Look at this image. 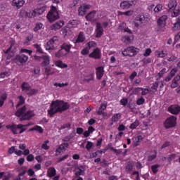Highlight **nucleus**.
<instances>
[{"instance_id": "1", "label": "nucleus", "mask_w": 180, "mask_h": 180, "mask_svg": "<svg viewBox=\"0 0 180 180\" xmlns=\"http://www.w3.org/2000/svg\"><path fill=\"white\" fill-rule=\"evenodd\" d=\"M68 109H70V103L64 102V101L56 100L51 102L50 109L48 110V115L50 117H53L56 113H63Z\"/></svg>"}, {"instance_id": "2", "label": "nucleus", "mask_w": 180, "mask_h": 180, "mask_svg": "<svg viewBox=\"0 0 180 180\" xmlns=\"http://www.w3.org/2000/svg\"><path fill=\"white\" fill-rule=\"evenodd\" d=\"M29 126H32V124L28 123L27 124H16L15 123H13L11 125H6V128L11 130L13 134H22V133H25V131L27 130V127H29Z\"/></svg>"}, {"instance_id": "3", "label": "nucleus", "mask_w": 180, "mask_h": 180, "mask_svg": "<svg viewBox=\"0 0 180 180\" xmlns=\"http://www.w3.org/2000/svg\"><path fill=\"white\" fill-rule=\"evenodd\" d=\"M21 89L22 92H25L27 96H33L39 94V89H32V86H30L29 83L25 82L21 84Z\"/></svg>"}, {"instance_id": "4", "label": "nucleus", "mask_w": 180, "mask_h": 180, "mask_svg": "<svg viewBox=\"0 0 180 180\" xmlns=\"http://www.w3.org/2000/svg\"><path fill=\"white\" fill-rule=\"evenodd\" d=\"M3 51L4 54H6V60H11V58L15 56V53L18 51L16 42L15 41H11L10 47L6 50H4Z\"/></svg>"}, {"instance_id": "5", "label": "nucleus", "mask_w": 180, "mask_h": 180, "mask_svg": "<svg viewBox=\"0 0 180 180\" xmlns=\"http://www.w3.org/2000/svg\"><path fill=\"white\" fill-rule=\"evenodd\" d=\"M46 18L51 22H56L57 19H60V14L58 13V11H57V8H56V6H51V11L48 13Z\"/></svg>"}, {"instance_id": "6", "label": "nucleus", "mask_w": 180, "mask_h": 180, "mask_svg": "<svg viewBox=\"0 0 180 180\" xmlns=\"http://www.w3.org/2000/svg\"><path fill=\"white\" fill-rule=\"evenodd\" d=\"M145 23H147V17L144 13H141L136 16L134 20V24L135 27H141Z\"/></svg>"}, {"instance_id": "7", "label": "nucleus", "mask_w": 180, "mask_h": 180, "mask_svg": "<svg viewBox=\"0 0 180 180\" xmlns=\"http://www.w3.org/2000/svg\"><path fill=\"white\" fill-rule=\"evenodd\" d=\"M177 5L176 1H171L168 4L169 11H174L172 13V18H176V16L180 15V8H176Z\"/></svg>"}, {"instance_id": "8", "label": "nucleus", "mask_w": 180, "mask_h": 180, "mask_svg": "<svg viewBox=\"0 0 180 180\" xmlns=\"http://www.w3.org/2000/svg\"><path fill=\"white\" fill-rule=\"evenodd\" d=\"M122 56L124 57H134L137 54V48L134 46H129L122 51Z\"/></svg>"}, {"instance_id": "9", "label": "nucleus", "mask_w": 180, "mask_h": 180, "mask_svg": "<svg viewBox=\"0 0 180 180\" xmlns=\"http://www.w3.org/2000/svg\"><path fill=\"white\" fill-rule=\"evenodd\" d=\"M176 126V117L172 115L169 117L167 118L164 122V127L165 129H172Z\"/></svg>"}, {"instance_id": "10", "label": "nucleus", "mask_w": 180, "mask_h": 180, "mask_svg": "<svg viewBox=\"0 0 180 180\" xmlns=\"http://www.w3.org/2000/svg\"><path fill=\"white\" fill-rule=\"evenodd\" d=\"M58 43V37H53L50 40H49L45 45L46 50H54L56 49V45Z\"/></svg>"}, {"instance_id": "11", "label": "nucleus", "mask_w": 180, "mask_h": 180, "mask_svg": "<svg viewBox=\"0 0 180 180\" xmlns=\"http://www.w3.org/2000/svg\"><path fill=\"white\" fill-rule=\"evenodd\" d=\"M27 60H29V56L23 53H20L14 57V61L17 64H25Z\"/></svg>"}, {"instance_id": "12", "label": "nucleus", "mask_w": 180, "mask_h": 180, "mask_svg": "<svg viewBox=\"0 0 180 180\" xmlns=\"http://www.w3.org/2000/svg\"><path fill=\"white\" fill-rule=\"evenodd\" d=\"M19 16L20 18H28L29 19H32V18H36V9H34L31 12L21 10L19 13Z\"/></svg>"}, {"instance_id": "13", "label": "nucleus", "mask_w": 180, "mask_h": 180, "mask_svg": "<svg viewBox=\"0 0 180 180\" xmlns=\"http://www.w3.org/2000/svg\"><path fill=\"white\" fill-rule=\"evenodd\" d=\"M89 58H94V60H101L102 58V52L99 48H96L91 53L89 54Z\"/></svg>"}, {"instance_id": "14", "label": "nucleus", "mask_w": 180, "mask_h": 180, "mask_svg": "<svg viewBox=\"0 0 180 180\" xmlns=\"http://www.w3.org/2000/svg\"><path fill=\"white\" fill-rule=\"evenodd\" d=\"M68 147H70V144H68V143H63L59 145L58 148L56 150V157L61 155V153H63V151H65L66 148H68Z\"/></svg>"}, {"instance_id": "15", "label": "nucleus", "mask_w": 180, "mask_h": 180, "mask_svg": "<svg viewBox=\"0 0 180 180\" xmlns=\"http://www.w3.org/2000/svg\"><path fill=\"white\" fill-rule=\"evenodd\" d=\"M103 34V27H102V24L98 22L96 23V37L99 39L102 37Z\"/></svg>"}, {"instance_id": "16", "label": "nucleus", "mask_w": 180, "mask_h": 180, "mask_svg": "<svg viewBox=\"0 0 180 180\" xmlns=\"http://www.w3.org/2000/svg\"><path fill=\"white\" fill-rule=\"evenodd\" d=\"M75 175H76L77 178L85 175V167L83 165L77 166L75 167Z\"/></svg>"}, {"instance_id": "17", "label": "nucleus", "mask_w": 180, "mask_h": 180, "mask_svg": "<svg viewBox=\"0 0 180 180\" xmlns=\"http://www.w3.org/2000/svg\"><path fill=\"white\" fill-rule=\"evenodd\" d=\"M168 19V15H163L161 17H160L158 20V26L160 27H165V25H167V20Z\"/></svg>"}, {"instance_id": "18", "label": "nucleus", "mask_w": 180, "mask_h": 180, "mask_svg": "<svg viewBox=\"0 0 180 180\" xmlns=\"http://www.w3.org/2000/svg\"><path fill=\"white\" fill-rule=\"evenodd\" d=\"M34 116L33 111L28 110L24 113V115L20 118V122H23L25 120H30Z\"/></svg>"}, {"instance_id": "19", "label": "nucleus", "mask_w": 180, "mask_h": 180, "mask_svg": "<svg viewBox=\"0 0 180 180\" xmlns=\"http://www.w3.org/2000/svg\"><path fill=\"white\" fill-rule=\"evenodd\" d=\"M91 7H92V6L89 5V4H84L83 6H81L78 10L79 15L80 16H84V15H85V13L86 12V11H88V9H91Z\"/></svg>"}, {"instance_id": "20", "label": "nucleus", "mask_w": 180, "mask_h": 180, "mask_svg": "<svg viewBox=\"0 0 180 180\" xmlns=\"http://www.w3.org/2000/svg\"><path fill=\"white\" fill-rule=\"evenodd\" d=\"M168 112L172 115H178L180 112V106L179 105H170L168 108Z\"/></svg>"}, {"instance_id": "21", "label": "nucleus", "mask_w": 180, "mask_h": 180, "mask_svg": "<svg viewBox=\"0 0 180 180\" xmlns=\"http://www.w3.org/2000/svg\"><path fill=\"white\" fill-rule=\"evenodd\" d=\"M105 74V70L103 66H99L96 68V75L98 79H102V77H103Z\"/></svg>"}, {"instance_id": "22", "label": "nucleus", "mask_w": 180, "mask_h": 180, "mask_svg": "<svg viewBox=\"0 0 180 180\" xmlns=\"http://www.w3.org/2000/svg\"><path fill=\"white\" fill-rule=\"evenodd\" d=\"M60 49H63L68 54L71 51V49H72V44H70V42H64L61 44Z\"/></svg>"}, {"instance_id": "23", "label": "nucleus", "mask_w": 180, "mask_h": 180, "mask_svg": "<svg viewBox=\"0 0 180 180\" xmlns=\"http://www.w3.org/2000/svg\"><path fill=\"white\" fill-rule=\"evenodd\" d=\"M133 169H134V163L131 161L127 162L125 166V170L127 174H132Z\"/></svg>"}, {"instance_id": "24", "label": "nucleus", "mask_w": 180, "mask_h": 180, "mask_svg": "<svg viewBox=\"0 0 180 180\" xmlns=\"http://www.w3.org/2000/svg\"><path fill=\"white\" fill-rule=\"evenodd\" d=\"M41 58L43 60V62L41 63V67H47L48 65H50V56L43 55Z\"/></svg>"}, {"instance_id": "25", "label": "nucleus", "mask_w": 180, "mask_h": 180, "mask_svg": "<svg viewBox=\"0 0 180 180\" xmlns=\"http://www.w3.org/2000/svg\"><path fill=\"white\" fill-rule=\"evenodd\" d=\"M95 15H96V11H93L89 13L85 18L86 20H89V22H95L96 20Z\"/></svg>"}, {"instance_id": "26", "label": "nucleus", "mask_w": 180, "mask_h": 180, "mask_svg": "<svg viewBox=\"0 0 180 180\" xmlns=\"http://www.w3.org/2000/svg\"><path fill=\"white\" fill-rule=\"evenodd\" d=\"M26 105L22 106L20 108H18L16 112H15V115L17 117H22V116H23V115H25V113L26 112Z\"/></svg>"}, {"instance_id": "27", "label": "nucleus", "mask_w": 180, "mask_h": 180, "mask_svg": "<svg viewBox=\"0 0 180 180\" xmlns=\"http://www.w3.org/2000/svg\"><path fill=\"white\" fill-rule=\"evenodd\" d=\"M133 34H129V35H124L122 37V41L127 44L131 43L133 41Z\"/></svg>"}, {"instance_id": "28", "label": "nucleus", "mask_w": 180, "mask_h": 180, "mask_svg": "<svg viewBox=\"0 0 180 180\" xmlns=\"http://www.w3.org/2000/svg\"><path fill=\"white\" fill-rule=\"evenodd\" d=\"M85 34H84V32H80L77 36V39L75 40V44H78V43H84V41H85Z\"/></svg>"}, {"instance_id": "29", "label": "nucleus", "mask_w": 180, "mask_h": 180, "mask_svg": "<svg viewBox=\"0 0 180 180\" xmlns=\"http://www.w3.org/2000/svg\"><path fill=\"white\" fill-rule=\"evenodd\" d=\"M64 26V21L63 20H60L56 22H55L52 26L51 29L53 30H58L60 28Z\"/></svg>"}, {"instance_id": "30", "label": "nucleus", "mask_w": 180, "mask_h": 180, "mask_svg": "<svg viewBox=\"0 0 180 180\" xmlns=\"http://www.w3.org/2000/svg\"><path fill=\"white\" fill-rule=\"evenodd\" d=\"M131 4H133V1H122L121 4H120V8H121V9H129V8H130V6H131Z\"/></svg>"}, {"instance_id": "31", "label": "nucleus", "mask_w": 180, "mask_h": 180, "mask_svg": "<svg viewBox=\"0 0 180 180\" xmlns=\"http://www.w3.org/2000/svg\"><path fill=\"white\" fill-rule=\"evenodd\" d=\"M158 152H157L156 150H150V154L148 156L147 161L150 162V161H153L157 158V154Z\"/></svg>"}, {"instance_id": "32", "label": "nucleus", "mask_w": 180, "mask_h": 180, "mask_svg": "<svg viewBox=\"0 0 180 180\" xmlns=\"http://www.w3.org/2000/svg\"><path fill=\"white\" fill-rule=\"evenodd\" d=\"M57 174V170L54 167H49L47 171V176L49 178H53V176H56Z\"/></svg>"}, {"instance_id": "33", "label": "nucleus", "mask_w": 180, "mask_h": 180, "mask_svg": "<svg viewBox=\"0 0 180 180\" xmlns=\"http://www.w3.org/2000/svg\"><path fill=\"white\" fill-rule=\"evenodd\" d=\"M68 54V53H66V51H64V49L60 48L57 52L55 53V57H56V58H60V57H64Z\"/></svg>"}, {"instance_id": "34", "label": "nucleus", "mask_w": 180, "mask_h": 180, "mask_svg": "<svg viewBox=\"0 0 180 180\" xmlns=\"http://www.w3.org/2000/svg\"><path fill=\"white\" fill-rule=\"evenodd\" d=\"M12 5L13 6H15L17 9H20V8L25 5V1H13Z\"/></svg>"}, {"instance_id": "35", "label": "nucleus", "mask_w": 180, "mask_h": 180, "mask_svg": "<svg viewBox=\"0 0 180 180\" xmlns=\"http://www.w3.org/2000/svg\"><path fill=\"white\" fill-rule=\"evenodd\" d=\"M18 99L19 101L15 106L16 108H19V106H22V105H25V103L26 102V99L23 96H18Z\"/></svg>"}, {"instance_id": "36", "label": "nucleus", "mask_w": 180, "mask_h": 180, "mask_svg": "<svg viewBox=\"0 0 180 180\" xmlns=\"http://www.w3.org/2000/svg\"><path fill=\"white\" fill-rule=\"evenodd\" d=\"M35 9H36V16H37V15L40 16V15H43V13L46 12V9H47V6H44L41 8H35Z\"/></svg>"}, {"instance_id": "37", "label": "nucleus", "mask_w": 180, "mask_h": 180, "mask_svg": "<svg viewBox=\"0 0 180 180\" xmlns=\"http://www.w3.org/2000/svg\"><path fill=\"white\" fill-rule=\"evenodd\" d=\"M37 131L38 133H43V131H44V129H43V127L39 126V125H37L31 129H30L28 130V131Z\"/></svg>"}, {"instance_id": "38", "label": "nucleus", "mask_w": 180, "mask_h": 180, "mask_svg": "<svg viewBox=\"0 0 180 180\" xmlns=\"http://www.w3.org/2000/svg\"><path fill=\"white\" fill-rule=\"evenodd\" d=\"M180 29V16H179L176 19V22L174 24V26L172 27V30L174 32L176 30H179Z\"/></svg>"}, {"instance_id": "39", "label": "nucleus", "mask_w": 180, "mask_h": 180, "mask_svg": "<svg viewBox=\"0 0 180 180\" xmlns=\"http://www.w3.org/2000/svg\"><path fill=\"white\" fill-rule=\"evenodd\" d=\"M179 81H180V78L175 77L172 80V84L170 86L171 88H176V86L179 85V83L178 82Z\"/></svg>"}, {"instance_id": "40", "label": "nucleus", "mask_w": 180, "mask_h": 180, "mask_svg": "<svg viewBox=\"0 0 180 180\" xmlns=\"http://www.w3.org/2000/svg\"><path fill=\"white\" fill-rule=\"evenodd\" d=\"M34 49H35V51L37 54H43V49H41V46L39 44H34L33 45Z\"/></svg>"}, {"instance_id": "41", "label": "nucleus", "mask_w": 180, "mask_h": 180, "mask_svg": "<svg viewBox=\"0 0 180 180\" xmlns=\"http://www.w3.org/2000/svg\"><path fill=\"white\" fill-rule=\"evenodd\" d=\"M55 65L56 67H58L59 68H67L68 67V65L63 63L62 60H58L55 63Z\"/></svg>"}, {"instance_id": "42", "label": "nucleus", "mask_w": 180, "mask_h": 180, "mask_svg": "<svg viewBox=\"0 0 180 180\" xmlns=\"http://www.w3.org/2000/svg\"><path fill=\"white\" fill-rule=\"evenodd\" d=\"M120 117H122V114L120 112L116 113L111 117V122H119Z\"/></svg>"}, {"instance_id": "43", "label": "nucleus", "mask_w": 180, "mask_h": 180, "mask_svg": "<svg viewBox=\"0 0 180 180\" xmlns=\"http://www.w3.org/2000/svg\"><path fill=\"white\" fill-rule=\"evenodd\" d=\"M6 99H8V94H4L0 96V108H2V106H4Z\"/></svg>"}, {"instance_id": "44", "label": "nucleus", "mask_w": 180, "mask_h": 180, "mask_svg": "<svg viewBox=\"0 0 180 180\" xmlns=\"http://www.w3.org/2000/svg\"><path fill=\"white\" fill-rule=\"evenodd\" d=\"M139 125L140 121L136 120L134 122L131 124V125L129 126V129H131V130H134V129H136Z\"/></svg>"}, {"instance_id": "45", "label": "nucleus", "mask_w": 180, "mask_h": 180, "mask_svg": "<svg viewBox=\"0 0 180 180\" xmlns=\"http://www.w3.org/2000/svg\"><path fill=\"white\" fill-rule=\"evenodd\" d=\"M86 47L91 50L92 47H96V43L95 41H90L86 44Z\"/></svg>"}, {"instance_id": "46", "label": "nucleus", "mask_w": 180, "mask_h": 180, "mask_svg": "<svg viewBox=\"0 0 180 180\" xmlns=\"http://www.w3.org/2000/svg\"><path fill=\"white\" fill-rule=\"evenodd\" d=\"M49 143H50V141H49V140H46V141H45L43 143H42V145H41V148L43 149V150H49L50 149V146H49L47 144H49Z\"/></svg>"}, {"instance_id": "47", "label": "nucleus", "mask_w": 180, "mask_h": 180, "mask_svg": "<svg viewBox=\"0 0 180 180\" xmlns=\"http://www.w3.org/2000/svg\"><path fill=\"white\" fill-rule=\"evenodd\" d=\"M161 165H154L151 166V169L153 174H157L158 172V168H160Z\"/></svg>"}, {"instance_id": "48", "label": "nucleus", "mask_w": 180, "mask_h": 180, "mask_svg": "<svg viewBox=\"0 0 180 180\" xmlns=\"http://www.w3.org/2000/svg\"><path fill=\"white\" fill-rule=\"evenodd\" d=\"M144 103H146V99L144 98H143V96H141L136 101V105H144Z\"/></svg>"}, {"instance_id": "49", "label": "nucleus", "mask_w": 180, "mask_h": 180, "mask_svg": "<svg viewBox=\"0 0 180 180\" xmlns=\"http://www.w3.org/2000/svg\"><path fill=\"white\" fill-rule=\"evenodd\" d=\"M68 27H75L77 26V20H71L69 21L68 24Z\"/></svg>"}, {"instance_id": "50", "label": "nucleus", "mask_w": 180, "mask_h": 180, "mask_svg": "<svg viewBox=\"0 0 180 180\" xmlns=\"http://www.w3.org/2000/svg\"><path fill=\"white\" fill-rule=\"evenodd\" d=\"M137 89H141L142 93L141 94L144 96L146 95H147V94H148V89H144L143 87H137L135 88V91H137Z\"/></svg>"}, {"instance_id": "51", "label": "nucleus", "mask_w": 180, "mask_h": 180, "mask_svg": "<svg viewBox=\"0 0 180 180\" xmlns=\"http://www.w3.org/2000/svg\"><path fill=\"white\" fill-rule=\"evenodd\" d=\"M64 129H68V130H70L71 129V123L68 122V123L63 124L60 127V130H64Z\"/></svg>"}, {"instance_id": "52", "label": "nucleus", "mask_w": 180, "mask_h": 180, "mask_svg": "<svg viewBox=\"0 0 180 180\" xmlns=\"http://www.w3.org/2000/svg\"><path fill=\"white\" fill-rule=\"evenodd\" d=\"M43 27V24L41 22H38L35 25V27H34V32H39L40 29Z\"/></svg>"}, {"instance_id": "53", "label": "nucleus", "mask_w": 180, "mask_h": 180, "mask_svg": "<svg viewBox=\"0 0 180 180\" xmlns=\"http://www.w3.org/2000/svg\"><path fill=\"white\" fill-rule=\"evenodd\" d=\"M89 50L90 49H88V46H86L81 51V54L82 56H88V54H89Z\"/></svg>"}, {"instance_id": "54", "label": "nucleus", "mask_w": 180, "mask_h": 180, "mask_svg": "<svg viewBox=\"0 0 180 180\" xmlns=\"http://www.w3.org/2000/svg\"><path fill=\"white\" fill-rule=\"evenodd\" d=\"M154 12H155V13H158V12H160V11H162V5L161 4H158L155 8H154Z\"/></svg>"}, {"instance_id": "55", "label": "nucleus", "mask_w": 180, "mask_h": 180, "mask_svg": "<svg viewBox=\"0 0 180 180\" xmlns=\"http://www.w3.org/2000/svg\"><path fill=\"white\" fill-rule=\"evenodd\" d=\"M167 51H164V50H162L158 54V57H160V58H164V57H166L167 56Z\"/></svg>"}, {"instance_id": "56", "label": "nucleus", "mask_w": 180, "mask_h": 180, "mask_svg": "<svg viewBox=\"0 0 180 180\" xmlns=\"http://www.w3.org/2000/svg\"><path fill=\"white\" fill-rule=\"evenodd\" d=\"M92 147H94V143H92L91 141H88L87 144L86 145V149L88 151H89V150H91L92 148Z\"/></svg>"}, {"instance_id": "57", "label": "nucleus", "mask_w": 180, "mask_h": 180, "mask_svg": "<svg viewBox=\"0 0 180 180\" xmlns=\"http://www.w3.org/2000/svg\"><path fill=\"white\" fill-rule=\"evenodd\" d=\"M68 82L66 83H57L54 84V86H59L60 88H63V86H68Z\"/></svg>"}, {"instance_id": "58", "label": "nucleus", "mask_w": 180, "mask_h": 180, "mask_svg": "<svg viewBox=\"0 0 180 180\" xmlns=\"http://www.w3.org/2000/svg\"><path fill=\"white\" fill-rule=\"evenodd\" d=\"M111 151L114 153V154H116L117 155H119L120 154H122V149H116L115 148H111Z\"/></svg>"}, {"instance_id": "59", "label": "nucleus", "mask_w": 180, "mask_h": 180, "mask_svg": "<svg viewBox=\"0 0 180 180\" xmlns=\"http://www.w3.org/2000/svg\"><path fill=\"white\" fill-rule=\"evenodd\" d=\"M68 158V155H65L64 156L61 158H57V162H63V161L67 160Z\"/></svg>"}, {"instance_id": "60", "label": "nucleus", "mask_w": 180, "mask_h": 180, "mask_svg": "<svg viewBox=\"0 0 180 180\" xmlns=\"http://www.w3.org/2000/svg\"><path fill=\"white\" fill-rule=\"evenodd\" d=\"M20 53H26L27 54H29V56H32V53H33V51L26 49H22L20 50Z\"/></svg>"}, {"instance_id": "61", "label": "nucleus", "mask_w": 180, "mask_h": 180, "mask_svg": "<svg viewBox=\"0 0 180 180\" xmlns=\"http://www.w3.org/2000/svg\"><path fill=\"white\" fill-rule=\"evenodd\" d=\"M136 139L137 140L136 142L135 143V146H139L140 145V141L143 140V136L141 135L138 136Z\"/></svg>"}, {"instance_id": "62", "label": "nucleus", "mask_w": 180, "mask_h": 180, "mask_svg": "<svg viewBox=\"0 0 180 180\" xmlns=\"http://www.w3.org/2000/svg\"><path fill=\"white\" fill-rule=\"evenodd\" d=\"M131 175H136L134 180H140V173L139 171H134Z\"/></svg>"}, {"instance_id": "63", "label": "nucleus", "mask_w": 180, "mask_h": 180, "mask_svg": "<svg viewBox=\"0 0 180 180\" xmlns=\"http://www.w3.org/2000/svg\"><path fill=\"white\" fill-rule=\"evenodd\" d=\"M152 51L151 49L148 48L146 51L145 53H143L144 57H148L150 54H151Z\"/></svg>"}, {"instance_id": "64", "label": "nucleus", "mask_w": 180, "mask_h": 180, "mask_svg": "<svg viewBox=\"0 0 180 180\" xmlns=\"http://www.w3.org/2000/svg\"><path fill=\"white\" fill-rule=\"evenodd\" d=\"M32 72H34V74L35 75H39V74H40V68L39 67L34 68V70H32Z\"/></svg>"}]
</instances>
